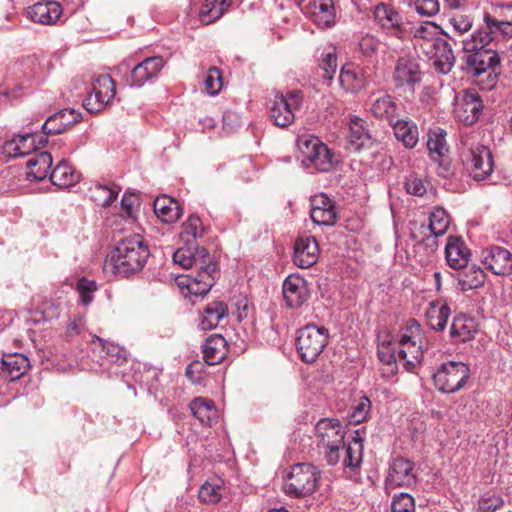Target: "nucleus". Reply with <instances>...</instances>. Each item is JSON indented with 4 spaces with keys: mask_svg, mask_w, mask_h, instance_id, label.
<instances>
[{
    "mask_svg": "<svg viewBox=\"0 0 512 512\" xmlns=\"http://www.w3.org/2000/svg\"><path fill=\"white\" fill-rule=\"evenodd\" d=\"M483 104L479 94L475 90L465 91L462 102L456 109L458 118L465 125L474 124L482 111Z\"/></svg>",
    "mask_w": 512,
    "mask_h": 512,
    "instance_id": "nucleus-25",
    "label": "nucleus"
},
{
    "mask_svg": "<svg viewBox=\"0 0 512 512\" xmlns=\"http://www.w3.org/2000/svg\"><path fill=\"white\" fill-rule=\"evenodd\" d=\"M319 244L311 235H299L294 243L293 261L300 268H310L317 263Z\"/></svg>",
    "mask_w": 512,
    "mask_h": 512,
    "instance_id": "nucleus-17",
    "label": "nucleus"
},
{
    "mask_svg": "<svg viewBox=\"0 0 512 512\" xmlns=\"http://www.w3.org/2000/svg\"><path fill=\"white\" fill-rule=\"evenodd\" d=\"M430 186V182L416 176L409 177L405 182L406 191L414 196H423Z\"/></svg>",
    "mask_w": 512,
    "mask_h": 512,
    "instance_id": "nucleus-62",
    "label": "nucleus"
},
{
    "mask_svg": "<svg viewBox=\"0 0 512 512\" xmlns=\"http://www.w3.org/2000/svg\"><path fill=\"white\" fill-rule=\"evenodd\" d=\"M35 149V140L29 133L25 135H14L12 139L3 145V152L8 157H20L29 154Z\"/></svg>",
    "mask_w": 512,
    "mask_h": 512,
    "instance_id": "nucleus-39",
    "label": "nucleus"
},
{
    "mask_svg": "<svg viewBox=\"0 0 512 512\" xmlns=\"http://www.w3.org/2000/svg\"><path fill=\"white\" fill-rule=\"evenodd\" d=\"M81 119V113L74 109H63L51 115L42 125V131L45 135L61 134L69 127L78 123Z\"/></svg>",
    "mask_w": 512,
    "mask_h": 512,
    "instance_id": "nucleus-23",
    "label": "nucleus"
},
{
    "mask_svg": "<svg viewBox=\"0 0 512 512\" xmlns=\"http://www.w3.org/2000/svg\"><path fill=\"white\" fill-rule=\"evenodd\" d=\"M349 145L353 151L369 148L373 144L371 134L367 129V122L360 117H352L349 122Z\"/></svg>",
    "mask_w": 512,
    "mask_h": 512,
    "instance_id": "nucleus-28",
    "label": "nucleus"
},
{
    "mask_svg": "<svg viewBox=\"0 0 512 512\" xmlns=\"http://www.w3.org/2000/svg\"><path fill=\"white\" fill-rule=\"evenodd\" d=\"M329 340L325 327L308 324L298 331L296 348L303 362L313 363L320 356Z\"/></svg>",
    "mask_w": 512,
    "mask_h": 512,
    "instance_id": "nucleus-5",
    "label": "nucleus"
},
{
    "mask_svg": "<svg viewBox=\"0 0 512 512\" xmlns=\"http://www.w3.org/2000/svg\"><path fill=\"white\" fill-rule=\"evenodd\" d=\"M310 217L321 226H334L337 221L335 203L324 193L311 198Z\"/></svg>",
    "mask_w": 512,
    "mask_h": 512,
    "instance_id": "nucleus-18",
    "label": "nucleus"
},
{
    "mask_svg": "<svg viewBox=\"0 0 512 512\" xmlns=\"http://www.w3.org/2000/svg\"><path fill=\"white\" fill-rule=\"evenodd\" d=\"M93 343H99L106 355L117 365H122L127 361V353L123 347L115 343L107 342L97 335L93 336Z\"/></svg>",
    "mask_w": 512,
    "mask_h": 512,
    "instance_id": "nucleus-52",
    "label": "nucleus"
},
{
    "mask_svg": "<svg viewBox=\"0 0 512 512\" xmlns=\"http://www.w3.org/2000/svg\"><path fill=\"white\" fill-rule=\"evenodd\" d=\"M392 341H382L378 345V358L382 364L397 362L398 356Z\"/></svg>",
    "mask_w": 512,
    "mask_h": 512,
    "instance_id": "nucleus-63",
    "label": "nucleus"
},
{
    "mask_svg": "<svg viewBox=\"0 0 512 512\" xmlns=\"http://www.w3.org/2000/svg\"><path fill=\"white\" fill-rule=\"evenodd\" d=\"M155 215L164 223L176 222L183 214L179 202L167 195L157 197L153 203Z\"/></svg>",
    "mask_w": 512,
    "mask_h": 512,
    "instance_id": "nucleus-27",
    "label": "nucleus"
},
{
    "mask_svg": "<svg viewBox=\"0 0 512 512\" xmlns=\"http://www.w3.org/2000/svg\"><path fill=\"white\" fill-rule=\"evenodd\" d=\"M469 37L462 40L463 50L468 53L466 56V64L469 73L474 77H480L485 73H489L491 76V72L495 70L496 67L500 65V56L493 49L490 48L489 45H483V47H479L477 44L476 49L470 50L468 49Z\"/></svg>",
    "mask_w": 512,
    "mask_h": 512,
    "instance_id": "nucleus-8",
    "label": "nucleus"
},
{
    "mask_svg": "<svg viewBox=\"0 0 512 512\" xmlns=\"http://www.w3.org/2000/svg\"><path fill=\"white\" fill-rule=\"evenodd\" d=\"M470 252L465 243L458 237L450 236L445 246V258L447 264L460 270L468 265Z\"/></svg>",
    "mask_w": 512,
    "mask_h": 512,
    "instance_id": "nucleus-26",
    "label": "nucleus"
},
{
    "mask_svg": "<svg viewBox=\"0 0 512 512\" xmlns=\"http://www.w3.org/2000/svg\"><path fill=\"white\" fill-rule=\"evenodd\" d=\"M93 86L95 87V90H101V93L104 95L103 98H106L110 101L112 98H114L116 92V84L110 75L104 74L98 76L95 79Z\"/></svg>",
    "mask_w": 512,
    "mask_h": 512,
    "instance_id": "nucleus-58",
    "label": "nucleus"
},
{
    "mask_svg": "<svg viewBox=\"0 0 512 512\" xmlns=\"http://www.w3.org/2000/svg\"><path fill=\"white\" fill-rule=\"evenodd\" d=\"M96 290V282L85 277L81 278L77 283V291L79 293L80 300L84 305L91 303L93 294Z\"/></svg>",
    "mask_w": 512,
    "mask_h": 512,
    "instance_id": "nucleus-60",
    "label": "nucleus"
},
{
    "mask_svg": "<svg viewBox=\"0 0 512 512\" xmlns=\"http://www.w3.org/2000/svg\"><path fill=\"white\" fill-rule=\"evenodd\" d=\"M448 22L458 35L469 32L473 27V17L468 11L450 12Z\"/></svg>",
    "mask_w": 512,
    "mask_h": 512,
    "instance_id": "nucleus-49",
    "label": "nucleus"
},
{
    "mask_svg": "<svg viewBox=\"0 0 512 512\" xmlns=\"http://www.w3.org/2000/svg\"><path fill=\"white\" fill-rule=\"evenodd\" d=\"M103 96L104 95L101 93V90H95V87L93 86L92 91L84 100L86 110L91 113H96L102 110L104 106L110 102V100L103 98Z\"/></svg>",
    "mask_w": 512,
    "mask_h": 512,
    "instance_id": "nucleus-57",
    "label": "nucleus"
},
{
    "mask_svg": "<svg viewBox=\"0 0 512 512\" xmlns=\"http://www.w3.org/2000/svg\"><path fill=\"white\" fill-rule=\"evenodd\" d=\"M210 260V256L205 248L197 249L196 253H193L189 248H179L173 254V262L184 269L196 266L199 269V265H207Z\"/></svg>",
    "mask_w": 512,
    "mask_h": 512,
    "instance_id": "nucleus-35",
    "label": "nucleus"
},
{
    "mask_svg": "<svg viewBox=\"0 0 512 512\" xmlns=\"http://www.w3.org/2000/svg\"><path fill=\"white\" fill-rule=\"evenodd\" d=\"M297 146L305 167H314L320 172H328L333 169L336 162L334 154L317 137L302 135L297 139Z\"/></svg>",
    "mask_w": 512,
    "mask_h": 512,
    "instance_id": "nucleus-4",
    "label": "nucleus"
},
{
    "mask_svg": "<svg viewBox=\"0 0 512 512\" xmlns=\"http://www.w3.org/2000/svg\"><path fill=\"white\" fill-rule=\"evenodd\" d=\"M189 408L193 416L203 425L210 426L217 418V410L212 400L202 397L195 398L190 402Z\"/></svg>",
    "mask_w": 512,
    "mask_h": 512,
    "instance_id": "nucleus-40",
    "label": "nucleus"
},
{
    "mask_svg": "<svg viewBox=\"0 0 512 512\" xmlns=\"http://www.w3.org/2000/svg\"><path fill=\"white\" fill-rule=\"evenodd\" d=\"M483 20L485 22V27L479 28L469 36L467 46L470 50L476 49L475 47H477V44L480 45V48L483 47V45H490L498 36L499 29L501 27L509 28L508 21L497 20L489 13L484 14Z\"/></svg>",
    "mask_w": 512,
    "mask_h": 512,
    "instance_id": "nucleus-20",
    "label": "nucleus"
},
{
    "mask_svg": "<svg viewBox=\"0 0 512 512\" xmlns=\"http://www.w3.org/2000/svg\"><path fill=\"white\" fill-rule=\"evenodd\" d=\"M415 483L414 463L403 457L395 458L389 466L385 479L386 487H410Z\"/></svg>",
    "mask_w": 512,
    "mask_h": 512,
    "instance_id": "nucleus-16",
    "label": "nucleus"
},
{
    "mask_svg": "<svg viewBox=\"0 0 512 512\" xmlns=\"http://www.w3.org/2000/svg\"><path fill=\"white\" fill-rule=\"evenodd\" d=\"M317 445L324 450L325 459L331 466L340 460L339 450L344 447L345 428L338 419L324 418L315 426Z\"/></svg>",
    "mask_w": 512,
    "mask_h": 512,
    "instance_id": "nucleus-2",
    "label": "nucleus"
},
{
    "mask_svg": "<svg viewBox=\"0 0 512 512\" xmlns=\"http://www.w3.org/2000/svg\"><path fill=\"white\" fill-rule=\"evenodd\" d=\"M483 263L495 275L512 274V253L504 247H490L483 256Z\"/></svg>",
    "mask_w": 512,
    "mask_h": 512,
    "instance_id": "nucleus-21",
    "label": "nucleus"
},
{
    "mask_svg": "<svg viewBox=\"0 0 512 512\" xmlns=\"http://www.w3.org/2000/svg\"><path fill=\"white\" fill-rule=\"evenodd\" d=\"M307 8L317 26L329 27L334 22L335 10L332 0H309Z\"/></svg>",
    "mask_w": 512,
    "mask_h": 512,
    "instance_id": "nucleus-29",
    "label": "nucleus"
},
{
    "mask_svg": "<svg viewBox=\"0 0 512 512\" xmlns=\"http://www.w3.org/2000/svg\"><path fill=\"white\" fill-rule=\"evenodd\" d=\"M283 296L289 308L301 307L310 297L306 280L297 275H289L283 282Z\"/></svg>",
    "mask_w": 512,
    "mask_h": 512,
    "instance_id": "nucleus-19",
    "label": "nucleus"
},
{
    "mask_svg": "<svg viewBox=\"0 0 512 512\" xmlns=\"http://www.w3.org/2000/svg\"><path fill=\"white\" fill-rule=\"evenodd\" d=\"M49 177L52 184L60 188H68L78 182V175L64 160L54 167Z\"/></svg>",
    "mask_w": 512,
    "mask_h": 512,
    "instance_id": "nucleus-41",
    "label": "nucleus"
},
{
    "mask_svg": "<svg viewBox=\"0 0 512 512\" xmlns=\"http://www.w3.org/2000/svg\"><path fill=\"white\" fill-rule=\"evenodd\" d=\"M223 81L221 71L211 67L204 77V90L209 95H217L222 89Z\"/></svg>",
    "mask_w": 512,
    "mask_h": 512,
    "instance_id": "nucleus-55",
    "label": "nucleus"
},
{
    "mask_svg": "<svg viewBox=\"0 0 512 512\" xmlns=\"http://www.w3.org/2000/svg\"><path fill=\"white\" fill-rule=\"evenodd\" d=\"M62 13L60 4L54 0H39L27 10L28 17L37 23L51 25Z\"/></svg>",
    "mask_w": 512,
    "mask_h": 512,
    "instance_id": "nucleus-24",
    "label": "nucleus"
},
{
    "mask_svg": "<svg viewBox=\"0 0 512 512\" xmlns=\"http://www.w3.org/2000/svg\"><path fill=\"white\" fill-rule=\"evenodd\" d=\"M415 45L418 46L424 54L434 53L435 48H444L445 41L439 36V27L433 22H425L415 29Z\"/></svg>",
    "mask_w": 512,
    "mask_h": 512,
    "instance_id": "nucleus-22",
    "label": "nucleus"
},
{
    "mask_svg": "<svg viewBox=\"0 0 512 512\" xmlns=\"http://www.w3.org/2000/svg\"><path fill=\"white\" fill-rule=\"evenodd\" d=\"M415 11L424 17L435 16L440 11L439 0H412Z\"/></svg>",
    "mask_w": 512,
    "mask_h": 512,
    "instance_id": "nucleus-59",
    "label": "nucleus"
},
{
    "mask_svg": "<svg viewBox=\"0 0 512 512\" xmlns=\"http://www.w3.org/2000/svg\"><path fill=\"white\" fill-rule=\"evenodd\" d=\"M231 0H204L199 12V19L203 24H210L219 19Z\"/></svg>",
    "mask_w": 512,
    "mask_h": 512,
    "instance_id": "nucleus-43",
    "label": "nucleus"
},
{
    "mask_svg": "<svg viewBox=\"0 0 512 512\" xmlns=\"http://www.w3.org/2000/svg\"><path fill=\"white\" fill-rule=\"evenodd\" d=\"M320 470L309 463H299L291 468L283 484L286 495L302 498L312 495L318 486Z\"/></svg>",
    "mask_w": 512,
    "mask_h": 512,
    "instance_id": "nucleus-3",
    "label": "nucleus"
},
{
    "mask_svg": "<svg viewBox=\"0 0 512 512\" xmlns=\"http://www.w3.org/2000/svg\"><path fill=\"white\" fill-rule=\"evenodd\" d=\"M461 143L468 147L469 151L465 161L473 179L478 181L486 179L494 168L493 157L489 148L483 145L469 146L468 137L462 138Z\"/></svg>",
    "mask_w": 512,
    "mask_h": 512,
    "instance_id": "nucleus-9",
    "label": "nucleus"
},
{
    "mask_svg": "<svg viewBox=\"0 0 512 512\" xmlns=\"http://www.w3.org/2000/svg\"><path fill=\"white\" fill-rule=\"evenodd\" d=\"M371 409V402L368 397L363 396L359 402L352 407L348 417L351 423L359 424L366 420Z\"/></svg>",
    "mask_w": 512,
    "mask_h": 512,
    "instance_id": "nucleus-56",
    "label": "nucleus"
},
{
    "mask_svg": "<svg viewBox=\"0 0 512 512\" xmlns=\"http://www.w3.org/2000/svg\"><path fill=\"white\" fill-rule=\"evenodd\" d=\"M216 265L209 260L207 265L200 264L198 275L193 277L187 284V288L191 294L205 295L213 285L212 273L215 272Z\"/></svg>",
    "mask_w": 512,
    "mask_h": 512,
    "instance_id": "nucleus-31",
    "label": "nucleus"
},
{
    "mask_svg": "<svg viewBox=\"0 0 512 512\" xmlns=\"http://www.w3.org/2000/svg\"><path fill=\"white\" fill-rule=\"evenodd\" d=\"M52 156L49 152L43 151L35 153L27 162L28 179L41 181L48 175L49 169L52 165Z\"/></svg>",
    "mask_w": 512,
    "mask_h": 512,
    "instance_id": "nucleus-38",
    "label": "nucleus"
},
{
    "mask_svg": "<svg viewBox=\"0 0 512 512\" xmlns=\"http://www.w3.org/2000/svg\"><path fill=\"white\" fill-rule=\"evenodd\" d=\"M393 81L397 88L413 90L422 79V72L417 59L410 55H404L397 59L393 71Z\"/></svg>",
    "mask_w": 512,
    "mask_h": 512,
    "instance_id": "nucleus-12",
    "label": "nucleus"
},
{
    "mask_svg": "<svg viewBox=\"0 0 512 512\" xmlns=\"http://www.w3.org/2000/svg\"><path fill=\"white\" fill-rule=\"evenodd\" d=\"M203 359L208 365L221 363L227 355V342L220 334L211 335L203 345Z\"/></svg>",
    "mask_w": 512,
    "mask_h": 512,
    "instance_id": "nucleus-30",
    "label": "nucleus"
},
{
    "mask_svg": "<svg viewBox=\"0 0 512 512\" xmlns=\"http://www.w3.org/2000/svg\"><path fill=\"white\" fill-rule=\"evenodd\" d=\"M381 45L380 39L370 33L361 36L358 41L359 51L366 58L376 56Z\"/></svg>",
    "mask_w": 512,
    "mask_h": 512,
    "instance_id": "nucleus-54",
    "label": "nucleus"
},
{
    "mask_svg": "<svg viewBox=\"0 0 512 512\" xmlns=\"http://www.w3.org/2000/svg\"><path fill=\"white\" fill-rule=\"evenodd\" d=\"M149 249L139 234L119 241L107 255L103 269L120 277H128L141 271L149 257Z\"/></svg>",
    "mask_w": 512,
    "mask_h": 512,
    "instance_id": "nucleus-1",
    "label": "nucleus"
},
{
    "mask_svg": "<svg viewBox=\"0 0 512 512\" xmlns=\"http://www.w3.org/2000/svg\"><path fill=\"white\" fill-rule=\"evenodd\" d=\"M391 512H415L414 498L407 493H401L394 497L391 504Z\"/></svg>",
    "mask_w": 512,
    "mask_h": 512,
    "instance_id": "nucleus-61",
    "label": "nucleus"
},
{
    "mask_svg": "<svg viewBox=\"0 0 512 512\" xmlns=\"http://www.w3.org/2000/svg\"><path fill=\"white\" fill-rule=\"evenodd\" d=\"M164 66V60L160 56H152L136 64L126 76L125 83L129 87H142L156 78Z\"/></svg>",
    "mask_w": 512,
    "mask_h": 512,
    "instance_id": "nucleus-14",
    "label": "nucleus"
},
{
    "mask_svg": "<svg viewBox=\"0 0 512 512\" xmlns=\"http://www.w3.org/2000/svg\"><path fill=\"white\" fill-rule=\"evenodd\" d=\"M421 335V325L415 319H409L405 331L398 336L397 342L400 348H405L410 344L419 341Z\"/></svg>",
    "mask_w": 512,
    "mask_h": 512,
    "instance_id": "nucleus-53",
    "label": "nucleus"
},
{
    "mask_svg": "<svg viewBox=\"0 0 512 512\" xmlns=\"http://www.w3.org/2000/svg\"><path fill=\"white\" fill-rule=\"evenodd\" d=\"M470 377L467 364L460 361L442 363L433 374V383L442 393L452 394L462 389Z\"/></svg>",
    "mask_w": 512,
    "mask_h": 512,
    "instance_id": "nucleus-6",
    "label": "nucleus"
},
{
    "mask_svg": "<svg viewBox=\"0 0 512 512\" xmlns=\"http://www.w3.org/2000/svg\"><path fill=\"white\" fill-rule=\"evenodd\" d=\"M464 270L457 274V288L466 292L472 289H478L485 283L486 274L477 265L466 266Z\"/></svg>",
    "mask_w": 512,
    "mask_h": 512,
    "instance_id": "nucleus-33",
    "label": "nucleus"
},
{
    "mask_svg": "<svg viewBox=\"0 0 512 512\" xmlns=\"http://www.w3.org/2000/svg\"><path fill=\"white\" fill-rule=\"evenodd\" d=\"M397 356L399 360H404V367L406 370H413L423 359V349L418 341L410 344L405 348H399L397 350Z\"/></svg>",
    "mask_w": 512,
    "mask_h": 512,
    "instance_id": "nucleus-48",
    "label": "nucleus"
},
{
    "mask_svg": "<svg viewBox=\"0 0 512 512\" xmlns=\"http://www.w3.org/2000/svg\"><path fill=\"white\" fill-rule=\"evenodd\" d=\"M450 225V218L447 211L442 207H435L430 213L428 226L422 225L420 233L423 235L421 242L434 252L438 247V237L443 236Z\"/></svg>",
    "mask_w": 512,
    "mask_h": 512,
    "instance_id": "nucleus-11",
    "label": "nucleus"
},
{
    "mask_svg": "<svg viewBox=\"0 0 512 512\" xmlns=\"http://www.w3.org/2000/svg\"><path fill=\"white\" fill-rule=\"evenodd\" d=\"M427 148L431 159L438 164L437 173L443 178L451 175V164L448 156V146L446 143V131L442 128H435L429 131Z\"/></svg>",
    "mask_w": 512,
    "mask_h": 512,
    "instance_id": "nucleus-10",
    "label": "nucleus"
},
{
    "mask_svg": "<svg viewBox=\"0 0 512 512\" xmlns=\"http://www.w3.org/2000/svg\"><path fill=\"white\" fill-rule=\"evenodd\" d=\"M372 68L361 67L355 64H346L341 68L339 82L342 88L349 93H358L372 82Z\"/></svg>",
    "mask_w": 512,
    "mask_h": 512,
    "instance_id": "nucleus-15",
    "label": "nucleus"
},
{
    "mask_svg": "<svg viewBox=\"0 0 512 512\" xmlns=\"http://www.w3.org/2000/svg\"><path fill=\"white\" fill-rule=\"evenodd\" d=\"M222 481L220 479L205 482L199 489L198 497L200 501L207 504H216L220 501L222 494Z\"/></svg>",
    "mask_w": 512,
    "mask_h": 512,
    "instance_id": "nucleus-50",
    "label": "nucleus"
},
{
    "mask_svg": "<svg viewBox=\"0 0 512 512\" xmlns=\"http://www.w3.org/2000/svg\"><path fill=\"white\" fill-rule=\"evenodd\" d=\"M398 141L407 149L414 148L419 141L418 127L413 121L396 120L390 123Z\"/></svg>",
    "mask_w": 512,
    "mask_h": 512,
    "instance_id": "nucleus-34",
    "label": "nucleus"
},
{
    "mask_svg": "<svg viewBox=\"0 0 512 512\" xmlns=\"http://www.w3.org/2000/svg\"><path fill=\"white\" fill-rule=\"evenodd\" d=\"M397 106L390 95H381L376 98L370 107L371 113L378 119H385L389 123L394 121Z\"/></svg>",
    "mask_w": 512,
    "mask_h": 512,
    "instance_id": "nucleus-44",
    "label": "nucleus"
},
{
    "mask_svg": "<svg viewBox=\"0 0 512 512\" xmlns=\"http://www.w3.org/2000/svg\"><path fill=\"white\" fill-rule=\"evenodd\" d=\"M352 440L346 448V454L343 460L345 467L355 469L362 462L363 456V438L359 430L353 432Z\"/></svg>",
    "mask_w": 512,
    "mask_h": 512,
    "instance_id": "nucleus-46",
    "label": "nucleus"
},
{
    "mask_svg": "<svg viewBox=\"0 0 512 512\" xmlns=\"http://www.w3.org/2000/svg\"><path fill=\"white\" fill-rule=\"evenodd\" d=\"M426 317L431 329L443 331L450 317V307L447 303L432 302L426 311Z\"/></svg>",
    "mask_w": 512,
    "mask_h": 512,
    "instance_id": "nucleus-42",
    "label": "nucleus"
},
{
    "mask_svg": "<svg viewBox=\"0 0 512 512\" xmlns=\"http://www.w3.org/2000/svg\"><path fill=\"white\" fill-rule=\"evenodd\" d=\"M476 333L477 324L473 318L467 317L466 315H457L454 317L450 328L451 338L460 342H467L472 340Z\"/></svg>",
    "mask_w": 512,
    "mask_h": 512,
    "instance_id": "nucleus-36",
    "label": "nucleus"
},
{
    "mask_svg": "<svg viewBox=\"0 0 512 512\" xmlns=\"http://www.w3.org/2000/svg\"><path fill=\"white\" fill-rule=\"evenodd\" d=\"M2 371L9 380L19 379L29 368V359L21 353L3 354L1 358Z\"/></svg>",
    "mask_w": 512,
    "mask_h": 512,
    "instance_id": "nucleus-32",
    "label": "nucleus"
},
{
    "mask_svg": "<svg viewBox=\"0 0 512 512\" xmlns=\"http://www.w3.org/2000/svg\"><path fill=\"white\" fill-rule=\"evenodd\" d=\"M303 97L300 90L286 94L277 93L269 107V118L280 128L289 127L295 121V112L302 107Z\"/></svg>",
    "mask_w": 512,
    "mask_h": 512,
    "instance_id": "nucleus-7",
    "label": "nucleus"
},
{
    "mask_svg": "<svg viewBox=\"0 0 512 512\" xmlns=\"http://www.w3.org/2000/svg\"><path fill=\"white\" fill-rule=\"evenodd\" d=\"M337 55L335 48H329L323 51L319 58V68L322 71V78L331 81L337 70Z\"/></svg>",
    "mask_w": 512,
    "mask_h": 512,
    "instance_id": "nucleus-51",
    "label": "nucleus"
},
{
    "mask_svg": "<svg viewBox=\"0 0 512 512\" xmlns=\"http://www.w3.org/2000/svg\"><path fill=\"white\" fill-rule=\"evenodd\" d=\"M374 19L387 35L397 39H404L406 28L400 13L388 3H378L374 7Z\"/></svg>",
    "mask_w": 512,
    "mask_h": 512,
    "instance_id": "nucleus-13",
    "label": "nucleus"
},
{
    "mask_svg": "<svg viewBox=\"0 0 512 512\" xmlns=\"http://www.w3.org/2000/svg\"><path fill=\"white\" fill-rule=\"evenodd\" d=\"M184 232L191 235L194 239L202 237L205 233V228L202 221L198 216L191 215L184 223Z\"/></svg>",
    "mask_w": 512,
    "mask_h": 512,
    "instance_id": "nucleus-64",
    "label": "nucleus"
},
{
    "mask_svg": "<svg viewBox=\"0 0 512 512\" xmlns=\"http://www.w3.org/2000/svg\"><path fill=\"white\" fill-rule=\"evenodd\" d=\"M433 52L435 53L426 54V56L434 59L435 69L439 73L448 74L454 66L455 57L447 41L444 48H435Z\"/></svg>",
    "mask_w": 512,
    "mask_h": 512,
    "instance_id": "nucleus-47",
    "label": "nucleus"
},
{
    "mask_svg": "<svg viewBox=\"0 0 512 512\" xmlns=\"http://www.w3.org/2000/svg\"><path fill=\"white\" fill-rule=\"evenodd\" d=\"M121 188L114 184H97L91 189V199L101 207L110 206L118 197Z\"/></svg>",
    "mask_w": 512,
    "mask_h": 512,
    "instance_id": "nucleus-45",
    "label": "nucleus"
},
{
    "mask_svg": "<svg viewBox=\"0 0 512 512\" xmlns=\"http://www.w3.org/2000/svg\"><path fill=\"white\" fill-rule=\"evenodd\" d=\"M227 315V304L222 301H214L207 304L204 308L199 326L202 330H212L216 328L220 321Z\"/></svg>",
    "mask_w": 512,
    "mask_h": 512,
    "instance_id": "nucleus-37",
    "label": "nucleus"
}]
</instances>
